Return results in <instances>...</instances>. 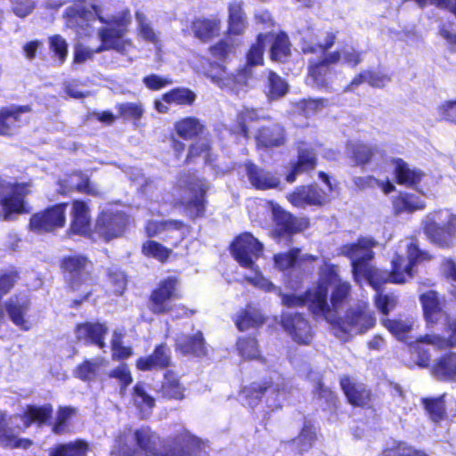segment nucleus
I'll list each match as a JSON object with an SVG mask.
<instances>
[{
    "label": "nucleus",
    "instance_id": "9b49d317",
    "mask_svg": "<svg viewBox=\"0 0 456 456\" xmlns=\"http://www.w3.org/2000/svg\"><path fill=\"white\" fill-rule=\"evenodd\" d=\"M67 207L66 203L57 204L33 215L29 223L30 229L37 233H43L63 227Z\"/></svg>",
    "mask_w": 456,
    "mask_h": 456
},
{
    "label": "nucleus",
    "instance_id": "680f3d73",
    "mask_svg": "<svg viewBox=\"0 0 456 456\" xmlns=\"http://www.w3.org/2000/svg\"><path fill=\"white\" fill-rule=\"evenodd\" d=\"M118 113L126 119L138 120L142 118L144 110L142 105L135 102H125L117 106Z\"/></svg>",
    "mask_w": 456,
    "mask_h": 456
},
{
    "label": "nucleus",
    "instance_id": "6ab92c4d",
    "mask_svg": "<svg viewBox=\"0 0 456 456\" xmlns=\"http://www.w3.org/2000/svg\"><path fill=\"white\" fill-rule=\"evenodd\" d=\"M66 279L75 289L90 279L91 263L84 256H73L65 258L61 264Z\"/></svg>",
    "mask_w": 456,
    "mask_h": 456
},
{
    "label": "nucleus",
    "instance_id": "13d9d810",
    "mask_svg": "<svg viewBox=\"0 0 456 456\" xmlns=\"http://www.w3.org/2000/svg\"><path fill=\"white\" fill-rule=\"evenodd\" d=\"M135 19L138 25L139 35L146 41L153 44L158 43V36L151 28L146 16L141 12H136Z\"/></svg>",
    "mask_w": 456,
    "mask_h": 456
},
{
    "label": "nucleus",
    "instance_id": "5fc2aeb1",
    "mask_svg": "<svg viewBox=\"0 0 456 456\" xmlns=\"http://www.w3.org/2000/svg\"><path fill=\"white\" fill-rule=\"evenodd\" d=\"M142 252L145 256H152L161 262L166 261L171 250L154 240H148L142 245Z\"/></svg>",
    "mask_w": 456,
    "mask_h": 456
},
{
    "label": "nucleus",
    "instance_id": "de8ad7c7",
    "mask_svg": "<svg viewBox=\"0 0 456 456\" xmlns=\"http://www.w3.org/2000/svg\"><path fill=\"white\" fill-rule=\"evenodd\" d=\"M183 227V224L177 220L167 221H149L146 225V232L149 237H155L163 232L179 231Z\"/></svg>",
    "mask_w": 456,
    "mask_h": 456
},
{
    "label": "nucleus",
    "instance_id": "6e6552de",
    "mask_svg": "<svg viewBox=\"0 0 456 456\" xmlns=\"http://www.w3.org/2000/svg\"><path fill=\"white\" fill-rule=\"evenodd\" d=\"M428 239L440 248H451L456 238V216L448 210L428 214L423 220Z\"/></svg>",
    "mask_w": 456,
    "mask_h": 456
},
{
    "label": "nucleus",
    "instance_id": "338daca9",
    "mask_svg": "<svg viewBox=\"0 0 456 456\" xmlns=\"http://www.w3.org/2000/svg\"><path fill=\"white\" fill-rule=\"evenodd\" d=\"M16 436L13 430L7 426L5 414L0 412V446L12 448Z\"/></svg>",
    "mask_w": 456,
    "mask_h": 456
},
{
    "label": "nucleus",
    "instance_id": "1a4fd4ad",
    "mask_svg": "<svg viewBox=\"0 0 456 456\" xmlns=\"http://www.w3.org/2000/svg\"><path fill=\"white\" fill-rule=\"evenodd\" d=\"M180 188L186 189L189 196L182 200L191 217L202 216L206 210L205 194L209 190V183L192 173H183L177 180Z\"/></svg>",
    "mask_w": 456,
    "mask_h": 456
},
{
    "label": "nucleus",
    "instance_id": "cd10ccee",
    "mask_svg": "<svg viewBox=\"0 0 456 456\" xmlns=\"http://www.w3.org/2000/svg\"><path fill=\"white\" fill-rule=\"evenodd\" d=\"M175 346L183 354L203 356L207 353L204 338L200 331L193 336L180 335L176 338Z\"/></svg>",
    "mask_w": 456,
    "mask_h": 456
},
{
    "label": "nucleus",
    "instance_id": "412c9836",
    "mask_svg": "<svg viewBox=\"0 0 456 456\" xmlns=\"http://www.w3.org/2000/svg\"><path fill=\"white\" fill-rule=\"evenodd\" d=\"M290 203L297 208L307 205H322L328 200L326 193L315 185L301 186L288 197Z\"/></svg>",
    "mask_w": 456,
    "mask_h": 456
},
{
    "label": "nucleus",
    "instance_id": "3c124183",
    "mask_svg": "<svg viewBox=\"0 0 456 456\" xmlns=\"http://www.w3.org/2000/svg\"><path fill=\"white\" fill-rule=\"evenodd\" d=\"M288 84L276 73L269 71L267 96L276 100L284 96L288 92Z\"/></svg>",
    "mask_w": 456,
    "mask_h": 456
},
{
    "label": "nucleus",
    "instance_id": "864d4df0",
    "mask_svg": "<svg viewBox=\"0 0 456 456\" xmlns=\"http://www.w3.org/2000/svg\"><path fill=\"white\" fill-rule=\"evenodd\" d=\"M315 431L308 424H305L298 436L294 440L300 453L307 452L315 441Z\"/></svg>",
    "mask_w": 456,
    "mask_h": 456
},
{
    "label": "nucleus",
    "instance_id": "6e6d98bb",
    "mask_svg": "<svg viewBox=\"0 0 456 456\" xmlns=\"http://www.w3.org/2000/svg\"><path fill=\"white\" fill-rule=\"evenodd\" d=\"M260 118H265L264 112L261 110L245 108L240 111L238 116V122L240 126L241 134L245 137H248V128L247 126V123L258 120Z\"/></svg>",
    "mask_w": 456,
    "mask_h": 456
},
{
    "label": "nucleus",
    "instance_id": "c03bdc74",
    "mask_svg": "<svg viewBox=\"0 0 456 456\" xmlns=\"http://www.w3.org/2000/svg\"><path fill=\"white\" fill-rule=\"evenodd\" d=\"M88 444L83 441H76L58 445L50 452V456H86Z\"/></svg>",
    "mask_w": 456,
    "mask_h": 456
},
{
    "label": "nucleus",
    "instance_id": "a18cd8bd",
    "mask_svg": "<svg viewBox=\"0 0 456 456\" xmlns=\"http://www.w3.org/2000/svg\"><path fill=\"white\" fill-rule=\"evenodd\" d=\"M161 391L165 397L182 399L183 398L184 387L180 384L176 375L168 371L165 374Z\"/></svg>",
    "mask_w": 456,
    "mask_h": 456
},
{
    "label": "nucleus",
    "instance_id": "a211bd4d",
    "mask_svg": "<svg viewBox=\"0 0 456 456\" xmlns=\"http://www.w3.org/2000/svg\"><path fill=\"white\" fill-rule=\"evenodd\" d=\"M31 108L28 105H11L0 110V134L12 135L27 123L24 115L29 113Z\"/></svg>",
    "mask_w": 456,
    "mask_h": 456
},
{
    "label": "nucleus",
    "instance_id": "bb28decb",
    "mask_svg": "<svg viewBox=\"0 0 456 456\" xmlns=\"http://www.w3.org/2000/svg\"><path fill=\"white\" fill-rule=\"evenodd\" d=\"M340 386L350 403L365 406L370 401V391L362 384L353 383L348 377H342Z\"/></svg>",
    "mask_w": 456,
    "mask_h": 456
},
{
    "label": "nucleus",
    "instance_id": "4d7b16f0",
    "mask_svg": "<svg viewBox=\"0 0 456 456\" xmlns=\"http://www.w3.org/2000/svg\"><path fill=\"white\" fill-rule=\"evenodd\" d=\"M250 270L254 272V274L252 276H246L248 281L265 292L280 293V289L262 275L257 265H256L255 269Z\"/></svg>",
    "mask_w": 456,
    "mask_h": 456
},
{
    "label": "nucleus",
    "instance_id": "49530a36",
    "mask_svg": "<svg viewBox=\"0 0 456 456\" xmlns=\"http://www.w3.org/2000/svg\"><path fill=\"white\" fill-rule=\"evenodd\" d=\"M390 81V77L379 71L366 70L360 73L352 81V86H358L363 82H367L370 86L374 87H383Z\"/></svg>",
    "mask_w": 456,
    "mask_h": 456
},
{
    "label": "nucleus",
    "instance_id": "4be33fe9",
    "mask_svg": "<svg viewBox=\"0 0 456 456\" xmlns=\"http://www.w3.org/2000/svg\"><path fill=\"white\" fill-rule=\"evenodd\" d=\"M61 193L66 194L77 191L90 195H100L98 185L90 182L87 175L81 172H76L60 182Z\"/></svg>",
    "mask_w": 456,
    "mask_h": 456
},
{
    "label": "nucleus",
    "instance_id": "393cba45",
    "mask_svg": "<svg viewBox=\"0 0 456 456\" xmlns=\"http://www.w3.org/2000/svg\"><path fill=\"white\" fill-rule=\"evenodd\" d=\"M107 333L108 328L104 324L99 322H86L79 324L76 329L77 339L96 345L102 349L106 346L104 338Z\"/></svg>",
    "mask_w": 456,
    "mask_h": 456
},
{
    "label": "nucleus",
    "instance_id": "4c0bfd02",
    "mask_svg": "<svg viewBox=\"0 0 456 456\" xmlns=\"http://www.w3.org/2000/svg\"><path fill=\"white\" fill-rule=\"evenodd\" d=\"M263 322L264 317L259 310L251 305H248L245 309L241 310L235 320L236 326L240 331L258 327Z\"/></svg>",
    "mask_w": 456,
    "mask_h": 456
},
{
    "label": "nucleus",
    "instance_id": "2f4dec72",
    "mask_svg": "<svg viewBox=\"0 0 456 456\" xmlns=\"http://www.w3.org/2000/svg\"><path fill=\"white\" fill-rule=\"evenodd\" d=\"M90 228L89 209L81 200L73 202L70 230L77 234H86Z\"/></svg>",
    "mask_w": 456,
    "mask_h": 456
},
{
    "label": "nucleus",
    "instance_id": "09e8293b",
    "mask_svg": "<svg viewBox=\"0 0 456 456\" xmlns=\"http://www.w3.org/2000/svg\"><path fill=\"white\" fill-rule=\"evenodd\" d=\"M427 413L434 422L440 421L445 413L444 395L436 398H422Z\"/></svg>",
    "mask_w": 456,
    "mask_h": 456
},
{
    "label": "nucleus",
    "instance_id": "aec40b11",
    "mask_svg": "<svg viewBox=\"0 0 456 456\" xmlns=\"http://www.w3.org/2000/svg\"><path fill=\"white\" fill-rule=\"evenodd\" d=\"M4 307L13 324L25 330H29L25 316L30 308V301L26 295L12 296L4 302Z\"/></svg>",
    "mask_w": 456,
    "mask_h": 456
},
{
    "label": "nucleus",
    "instance_id": "72a5a7b5",
    "mask_svg": "<svg viewBox=\"0 0 456 456\" xmlns=\"http://www.w3.org/2000/svg\"><path fill=\"white\" fill-rule=\"evenodd\" d=\"M267 38L272 43L270 47V58L272 61L283 62L290 54V43L288 36L283 33L271 34Z\"/></svg>",
    "mask_w": 456,
    "mask_h": 456
},
{
    "label": "nucleus",
    "instance_id": "e433bc0d",
    "mask_svg": "<svg viewBox=\"0 0 456 456\" xmlns=\"http://www.w3.org/2000/svg\"><path fill=\"white\" fill-rule=\"evenodd\" d=\"M53 406L50 403H45L44 405H29L27 407L24 414L22 416V420L26 428H28L31 423L37 422L38 424H44L53 415Z\"/></svg>",
    "mask_w": 456,
    "mask_h": 456
},
{
    "label": "nucleus",
    "instance_id": "ea45409f",
    "mask_svg": "<svg viewBox=\"0 0 456 456\" xmlns=\"http://www.w3.org/2000/svg\"><path fill=\"white\" fill-rule=\"evenodd\" d=\"M346 154L355 165L362 166L370 162L374 155V148L359 142H349L346 144Z\"/></svg>",
    "mask_w": 456,
    "mask_h": 456
},
{
    "label": "nucleus",
    "instance_id": "f03ea898",
    "mask_svg": "<svg viewBox=\"0 0 456 456\" xmlns=\"http://www.w3.org/2000/svg\"><path fill=\"white\" fill-rule=\"evenodd\" d=\"M90 8L87 9L81 4L76 3L67 10V13L69 16H77L84 20H90L96 16L102 23L108 26L98 30L102 45L95 50L84 46L77 47L74 61L82 63L93 58L94 53L108 50H115L122 54H126L133 47L132 41L125 37L131 24L130 12L126 10L118 15L104 16L102 8L98 3H92Z\"/></svg>",
    "mask_w": 456,
    "mask_h": 456
},
{
    "label": "nucleus",
    "instance_id": "79ce46f5",
    "mask_svg": "<svg viewBox=\"0 0 456 456\" xmlns=\"http://www.w3.org/2000/svg\"><path fill=\"white\" fill-rule=\"evenodd\" d=\"M204 126L196 118H185L176 122L175 131L178 135L185 140L192 139L200 134Z\"/></svg>",
    "mask_w": 456,
    "mask_h": 456
},
{
    "label": "nucleus",
    "instance_id": "e2e57ef3",
    "mask_svg": "<svg viewBox=\"0 0 456 456\" xmlns=\"http://www.w3.org/2000/svg\"><path fill=\"white\" fill-rule=\"evenodd\" d=\"M383 325L398 338L403 337L411 328L412 322L409 320L383 319Z\"/></svg>",
    "mask_w": 456,
    "mask_h": 456
},
{
    "label": "nucleus",
    "instance_id": "4468645a",
    "mask_svg": "<svg viewBox=\"0 0 456 456\" xmlns=\"http://www.w3.org/2000/svg\"><path fill=\"white\" fill-rule=\"evenodd\" d=\"M426 320L428 323L441 322L445 329L452 332V341L456 340V319L451 318L441 310L440 300L437 293L430 290L420 296Z\"/></svg>",
    "mask_w": 456,
    "mask_h": 456
},
{
    "label": "nucleus",
    "instance_id": "37998d69",
    "mask_svg": "<svg viewBox=\"0 0 456 456\" xmlns=\"http://www.w3.org/2000/svg\"><path fill=\"white\" fill-rule=\"evenodd\" d=\"M162 100L168 104L191 105L196 100V94L188 88L178 87L163 94Z\"/></svg>",
    "mask_w": 456,
    "mask_h": 456
},
{
    "label": "nucleus",
    "instance_id": "2eb2a0df",
    "mask_svg": "<svg viewBox=\"0 0 456 456\" xmlns=\"http://www.w3.org/2000/svg\"><path fill=\"white\" fill-rule=\"evenodd\" d=\"M128 217L121 211L102 212L95 224V232L108 241L119 237L125 231Z\"/></svg>",
    "mask_w": 456,
    "mask_h": 456
},
{
    "label": "nucleus",
    "instance_id": "5701e85b",
    "mask_svg": "<svg viewBox=\"0 0 456 456\" xmlns=\"http://www.w3.org/2000/svg\"><path fill=\"white\" fill-rule=\"evenodd\" d=\"M170 364L171 350L166 344L159 345L151 355L140 357L136 362L137 368L143 371L165 369Z\"/></svg>",
    "mask_w": 456,
    "mask_h": 456
},
{
    "label": "nucleus",
    "instance_id": "f704fd0d",
    "mask_svg": "<svg viewBox=\"0 0 456 456\" xmlns=\"http://www.w3.org/2000/svg\"><path fill=\"white\" fill-rule=\"evenodd\" d=\"M315 165L316 158L314 151L310 148L299 147L297 162L293 167L292 171L287 175V181L293 183L297 175L313 170Z\"/></svg>",
    "mask_w": 456,
    "mask_h": 456
},
{
    "label": "nucleus",
    "instance_id": "a19ab883",
    "mask_svg": "<svg viewBox=\"0 0 456 456\" xmlns=\"http://www.w3.org/2000/svg\"><path fill=\"white\" fill-rule=\"evenodd\" d=\"M220 20H197L193 22L192 31L201 41H208L219 34Z\"/></svg>",
    "mask_w": 456,
    "mask_h": 456
},
{
    "label": "nucleus",
    "instance_id": "423d86ee",
    "mask_svg": "<svg viewBox=\"0 0 456 456\" xmlns=\"http://www.w3.org/2000/svg\"><path fill=\"white\" fill-rule=\"evenodd\" d=\"M291 388L287 379L275 374L269 380L261 383L254 382L245 387L240 391V397L244 403L253 408L258 404L263 396H265L267 406L271 410H275L281 407L282 401Z\"/></svg>",
    "mask_w": 456,
    "mask_h": 456
},
{
    "label": "nucleus",
    "instance_id": "0eeeda50",
    "mask_svg": "<svg viewBox=\"0 0 456 456\" xmlns=\"http://www.w3.org/2000/svg\"><path fill=\"white\" fill-rule=\"evenodd\" d=\"M333 325L334 334L340 339H347L365 333L373 328L376 323V318L373 312L366 303H361L351 306L346 312L344 317L338 318L333 322H329Z\"/></svg>",
    "mask_w": 456,
    "mask_h": 456
},
{
    "label": "nucleus",
    "instance_id": "58836bf2",
    "mask_svg": "<svg viewBox=\"0 0 456 456\" xmlns=\"http://www.w3.org/2000/svg\"><path fill=\"white\" fill-rule=\"evenodd\" d=\"M133 400L134 405L140 411L142 418L148 417L155 405V400L149 395L145 384H136L134 386Z\"/></svg>",
    "mask_w": 456,
    "mask_h": 456
},
{
    "label": "nucleus",
    "instance_id": "39448f33",
    "mask_svg": "<svg viewBox=\"0 0 456 456\" xmlns=\"http://www.w3.org/2000/svg\"><path fill=\"white\" fill-rule=\"evenodd\" d=\"M269 37L268 34H258L256 43L251 45L247 53L246 65L243 69H239L235 75L229 73L226 67L215 64L211 66V69L208 71L207 76L221 88L233 89L237 85H245L252 76V68L263 65L265 42Z\"/></svg>",
    "mask_w": 456,
    "mask_h": 456
},
{
    "label": "nucleus",
    "instance_id": "f8f14e48",
    "mask_svg": "<svg viewBox=\"0 0 456 456\" xmlns=\"http://www.w3.org/2000/svg\"><path fill=\"white\" fill-rule=\"evenodd\" d=\"M28 190L25 184H16L0 176V203L5 214L4 219H9L12 213L24 211L23 199Z\"/></svg>",
    "mask_w": 456,
    "mask_h": 456
},
{
    "label": "nucleus",
    "instance_id": "8fccbe9b",
    "mask_svg": "<svg viewBox=\"0 0 456 456\" xmlns=\"http://www.w3.org/2000/svg\"><path fill=\"white\" fill-rule=\"evenodd\" d=\"M77 413V409L70 406L60 407L56 413L55 421L52 426V431L55 435L66 433V423Z\"/></svg>",
    "mask_w": 456,
    "mask_h": 456
},
{
    "label": "nucleus",
    "instance_id": "c85d7f7f",
    "mask_svg": "<svg viewBox=\"0 0 456 456\" xmlns=\"http://www.w3.org/2000/svg\"><path fill=\"white\" fill-rule=\"evenodd\" d=\"M228 32L231 35H242L248 26L247 16L240 1H233L228 6Z\"/></svg>",
    "mask_w": 456,
    "mask_h": 456
},
{
    "label": "nucleus",
    "instance_id": "0e129e2a",
    "mask_svg": "<svg viewBox=\"0 0 456 456\" xmlns=\"http://www.w3.org/2000/svg\"><path fill=\"white\" fill-rule=\"evenodd\" d=\"M383 456H428L424 452L416 450L404 443H399L383 452Z\"/></svg>",
    "mask_w": 456,
    "mask_h": 456
},
{
    "label": "nucleus",
    "instance_id": "a878e982",
    "mask_svg": "<svg viewBox=\"0 0 456 456\" xmlns=\"http://www.w3.org/2000/svg\"><path fill=\"white\" fill-rule=\"evenodd\" d=\"M323 267H330L333 270L336 279L334 281L327 282V294L329 293L330 288H333V291L330 296V304H329L330 311L334 314V320L336 314H338V309L341 306L343 301L346 298L350 291V284L346 281H342L335 270L333 265H325Z\"/></svg>",
    "mask_w": 456,
    "mask_h": 456
},
{
    "label": "nucleus",
    "instance_id": "7ed1b4c3",
    "mask_svg": "<svg viewBox=\"0 0 456 456\" xmlns=\"http://www.w3.org/2000/svg\"><path fill=\"white\" fill-rule=\"evenodd\" d=\"M160 438L148 427L124 433L116 441L111 456H191L200 441L183 431L160 448Z\"/></svg>",
    "mask_w": 456,
    "mask_h": 456
},
{
    "label": "nucleus",
    "instance_id": "052dcab7",
    "mask_svg": "<svg viewBox=\"0 0 456 456\" xmlns=\"http://www.w3.org/2000/svg\"><path fill=\"white\" fill-rule=\"evenodd\" d=\"M300 249L292 248L287 253H280L274 255L273 260L275 266L280 270H286L294 265L299 256Z\"/></svg>",
    "mask_w": 456,
    "mask_h": 456
},
{
    "label": "nucleus",
    "instance_id": "bf43d9fd",
    "mask_svg": "<svg viewBox=\"0 0 456 456\" xmlns=\"http://www.w3.org/2000/svg\"><path fill=\"white\" fill-rule=\"evenodd\" d=\"M240 354L245 359H255L258 356L256 340L253 338H240L237 342Z\"/></svg>",
    "mask_w": 456,
    "mask_h": 456
},
{
    "label": "nucleus",
    "instance_id": "774afa93",
    "mask_svg": "<svg viewBox=\"0 0 456 456\" xmlns=\"http://www.w3.org/2000/svg\"><path fill=\"white\" fill-rule=\"evenodd\" d=\"M314 394L316 398L324 401L325 408L331 410L336 407V395L329 387H324L322 382L316 384Z\"/></svg>",
    "mask_w": 456,
    "mask_h": 456
},
{
    "label": "nucleus",
    "instance_id": "b1692460",
    "mask_svg": "<svg viewBox=\"0 0 456 456\" xmlns=\"http://www.w3.org/2000/svg\"><path fill=\"white\" fill-rule=\"evenodd\" d=\"M256 142L263 148L282 146L286 142L284 127L278 123L262 126L256 134Z\"/></svg>",
    "mask_w": 456,
    "mask_h": 456
},
{
    "label": "nucleus",
    "instance_id": "f257e3e1",
    "mask_svg": "<svg viewBox=\"0 0 456 456\" xmlns=\"http://www.w3.org/2000/svg\"><path fill=\"white\" fill-rule=\"evenodd\" d=\"M377 242L370 237H362L356 243L346 244L341 247L340 253L351 260L352 273L356 282L364 280L377 292L375 304L377 308L384 314L392 311L397 304L394 295L382 294L381 286L387 282L404 283L407 278L413 276L412 265L422 260L429 258L426 251L419 248L414 241L406 242L408 263L404 265V258L396 256L392 260V271L375 268L370 261L374 256L372 248Z\"/></svg>",
    "mask_w": 456,
    "mask_h": 456
},
{
    "label": "nucleus",
    "instance_id": "c9c22d12",
    "mask_svg": "<svg viewBox=\"0 0 456 456\" xmlns=\"http://www.w3.org/2000/svg\"><path fill=\"white\" fill-rule=\"evenodd\" d=\"M395 174L397 183L408 187H415L425 176V174L419 169L410 168L407 163L397 159L395 165Z\"/></svg>",
    "mask_w": 456,
    "mask_h": 456
},
{
    "label": "nucleus",
    "instance_id": "69168bd1",
    "mask_svg": "<svg viewBox=\"0 0 456 456\" xmlns=\"http://www.w3.org/2000/svg\"><path fill=\"white\" fill-rule=\"evenodd\" d=\"M395 207L398 212L407 211L412 212L415 210H419L425 208V204L423 201H419L416 200L411 195H406L404 197H400L395 201Z\"/></svg>",
    "mask_w": 456,
    "mask_h": 456
},
{
    "label": "nucleus",
    "instance_id": "ddd939ff",
    "mask_svg": "<svg viewBox=\"0 0 456 456\" xmlns=\"http://www.w3.org/2000/svg\"><path fill=\"white\" fill-rule=\"evenodd\" d=\"M273 216L275 226L272 233L279 243L282 240H286L285 244L289 243L292 235L301 232L305 227L303 220L296 218L278 206L273 208Z\"/></svg>",
    "mask_w": 456,
    "mask_h": 456
},
{
    "label": "nucleus",
    "instance_id": "20e7f679",
    "mask_svg": "<svg viewBox=\"0 0 456 456\" xmlns=\"http://www.w3.org/2000/svg\"><path fill=\"white\" fill-rule=\"evenodd\" d=\"M336 276L330 267H322L317 285L303 296L295 294L285 295L278 293L281 297V302L288 307L307 305L309 310L317 317H323L327 322L334 321V314L330 311L327 302V282L334 281Z\"/></svg>",
    "mask_w": 456,
    "mask_h": 456
},
{
    "label": "nucleus",
    "instance_id": "473e14b6",
    "mask_svg": "<svg viewBox=\"0 0 456 456\" xmlns=\"http://www.w3.org/2000/svg\"><path fill=\"white\" fill-rule=\"evenodd\" d=\"M433 375L444 381L456 379V353H450L439 358L432 368Z\"/></svg>",
    "mask_w": 456,
    "mask_h": 456
},
{
    "label": "nucleus",
    "instance_id": "c756f323",
    "mask_svg": "<svg viewBox=\"0 0 456 456\" xmlns=\"http://www.w3.org/2000/svg\"><path fill=\"white\" fill-rule=\"evenodd\" d=\"M107 364L108 361L102 357L85 360L76 368L75 376L83 381H94Z\"/></svg>",
    "mask_w": 456,
    "mask_h": 456
},
{
    "label": "nucleus",
    "instance_id": "9d476101",
    "mask_svg": "<svg viewBox=\"0 0 456 456\" xmlns=\"http://www.w3.org/2000/svg\"><path fill=\"white\" fill-rule=\"evenodd\" d=\"M263 244L252 234L245 232L238 236L231 246L232 254L240 266L255 269V262L263 253Z\"/></svg>",
    "mask_w": 456,
    "mask_h": 456
},
{
    "label": "nucleus",
    "instance_id": "603ef678",
    "mask_svg": "<svg viewBox=\"0 0 456 456\" xmlns=\"http://www.w3.org/2000/svg\"><path fill=\"white\" fill-rule=\"evenodd\" d=\"M325 61H318L314 63L310 61L308 84L322 86L325 84V76L329 72Z\"/></svg>",
    "mask_w": 456,
    "mask_h": 456
},
{
    "label": "nucleus",
    "instance_id": "dca6fc26",
    "mask_svg": "<svg viewBox=\"0 0 456 456\" xmlns=\"http://www.w3.org/2000/svg\"><path fill=\"white\" fill-rule=\"evenodd\" d=\"M281 325L297 343L307 345L311 342L312 328L309 322L301 314L291 311L283 313Z\"/></svg>",
    "mask_w": 456,
    "mask_h": 456
},
{
    "label": "nucleus",
    "instance_id": "f3484780",
    "mask_svg": "<svg viewBox=\"0 0 456 456\" xmlns=\"http://www.w3.org/2000/svg\"><path fill=\"white\" fill-rule=\"evenodd\" d=\"M178 281L175 277H167L161 281L151 296V310L157 314H166L169 310V301L178 297Z\"/></svg>",
    "mask_w": 456,
    "mask_h": 456
},
{
    "label": "nucleus",
    "instance_id": "7c9ffc66",
    "mask_svg": "<svg viewBox=\"0 0 456 456\" xmlns=\"http://www.w3.org/2000/svg\"><path fill=\"white\" fill-rule=\"evenodd\" d=\"M246 170L251 184L256 189L266 190L274 188L279 184L277 177L252 163L246 165Z\"/></svg>",
    "mask_w": 456,
    "mask_h": 456
}]
</instances>
